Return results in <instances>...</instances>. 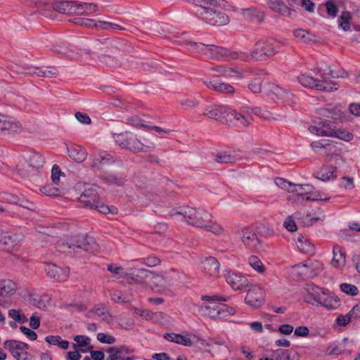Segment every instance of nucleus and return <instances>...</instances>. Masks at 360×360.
Here are the masks:
<instances>
[{"mask_svg": "<svg viewBox=\"0 0 360 360\" xmlns=\"http://www.w3.org/2000/svg\"><path fill=\"white\" fill-rule=\"evenodd\" d=\"M200 300L202 303L198 307V311L211 319H225L236 313L233 307L223 304L227 301L225 296L218 294L203 295Z\"/></svg>", "mask_w": 360, "mask_h": 360, "instance_id": "f257e3e1", "label": "nucleus"}, {"mask_svg": "<svg viewBox=\"0 0 360 360\" xmlns=\"http://www.w3.org/2000/svg\"><path fill=\"white\" fill-rule=\"evenodd\" d=\"M184 221L190 225L205 229L215 235H221L225 231L223 226L213 219L212 214L202 209L186 207Z\"/></svg>", "mask_w": 360, "mask_h": 360, "instance_id": "f03ea898", "label": "nucleus"}, {"mask_svg": "<svg viewBox=\"0 0 360 360\" xmlns=\"http://www.w3.org/2000/svg\"><path fill=\"white\" fill-rule=\"evenodd\" d=\"M138 273L145 279V283L150 284L153 289L158 292L165 291L168 287L177 283L181 277V273L173 268L165 269L158 274L140 269H138Z\"/></svg>", "mask_w": 360, "mask_h": 360, "instance_id": "7ed1b4c3", "label": "nucleus"}, {"mask_svg": "<svg viewBox=\"0 0 360 360\" xmlns=\"http://www.w3.org/2000/svg\"><path fill=\"white\" fill-rule=\"evenodd\" d=\"M317 68V75L321 79H318L308 74H302L297 77L298 82L306 88L315 89L317 90L332 91L338 89L337 83L330 80V77H333L332 71L326 66Z\"/></svg>", "mask_w": 360, "mask_h": 360, "instance_id": "20e7f679", "label": "nucleus"}, {"mask_svg": "<svg viewBox=\"0 0 360 360\" xmlns=\"http://www.w3.org/2000/svg\"><path fill=\"white\" fill-rule=\"evenodd\" d=\"M283 41L274 39H261L256 42L248 56L243 54L242 60L250 58L254 60H265L276 55L279 49L285 45Z\"/></svg>", "mask_w": 360, "mask_h": 360, "instance_id": "39448f33", "label": "nucleus"}, {"mask_svg": "<svg viewBox=\"0 0 360 360\" xmlns=\"http://www.w3.org/2000/svg\"><path fill=\"white\" fill-rule=\"evenodd\" d=\"M224 4L222 1L217 0L216 6L207 5L198 11V15L205 22L212 25L221 26L227 24L229 21V17L219 10Z\"/></svg>", "mask_w": 360, "mask_h": 360, "instance_id": "423d86ee", "label": "nucleus"}, {"mask_svg": "<svg viewBox=\"0 0 360 360\" xmlns=\"http://www.w3.org/2000/svg\"><path fill=\"white\" fill-rule=\"evenodd\" d=\"M79 200L83 206L95 209L102 214L117 213V209L115 207H108L99 201L96 188L94 186L86 189L81 194Z\"/></svg>", "mask_w": 360, "mask_h": 360, "instance_id": "0eeeda50", "label": "nucleus"}, {"mask_svg": "<svg viewBox=\"0 0 360 360\" xmlns=\"http://www.w3.org/2000/svg\"><path fill=\"white\" fill-rule=\"evenodd\" d=\"M44 158L37 152L26 153L16 165L17 172L22 176L30 175L34 169L41 168L44 165Z\"/></svg>", "mask_w": 360, "mask_h": 360, "instance_id": "6e6552de", "label": "nucleus"}, {"mask_svg": "<svg viewBox=\"0 0 360 360\" xmlns=\"http://www.w3.org/2000/svg\"><path fill=\"white\" fill-rule=\"evenodd\" d=\"M238 235L244 247L251 252H257L262 247L255 231L250 226L243 227L238 232Z\"/></svg>", "mask_w": 360, "mask_h": 360, "instance_id": "1a4fd4ad", "label": "nucleus"}, {"mask_svg": "<svg viewBox=\"0 0 360 360\" xmlns=\"http://www.w3.org/2000/svg\"><path fill=\"white\" fill-rule=\"evenodd\" d=\"M264 90L272 99H278L289 106L295 104L293 94L287 89L274 84H267L264 86Z\"/></svg>", "mask_w": 360, "mask_h": 360, "instance_id": "9d476101", "label": "nucleus"}, {"mask_svg": "<svg viewBox=\"0 0 360 360\" xmlns=\"http://www.w3.org/2000/svg\"><path fill=\"white\" fill-rule=\"evenodd\" d=\"M205 55L211 59L234 60L242 59V53L231 51L221 46L207 45Z\"/></svg>", "mask_w": 360, "mask_h": 360, "instance_id": "9b49d317", "label": "nucleus"}, {"mask_svg": "<svg viewBox=\"0 0 360 360\" xmlns=\"http://www.w3.org/2000/svg\"><path fill=\"white\" fill-rule=\"evenodd\" d=\"M4 346L17 360H31L30 355L27 352V349H29V345L27 343L17 340H6Z\"/></svg>", "mask_w": 360, "mask_h": 360, "instance_id": "f8f14e48", "label": "nucleus"}, {"mask_svg": "<svg viewBox=\"0 0 360 360\" xmlns=\"http://www.w3.org/2000/svg\"><path fill=\"white\" fill-rule=\"evenodd\" d=\"M229 108H230L225 105H209L205 109L203 115L221 123H229V119L228 115Z\"/></svg>", "mask_w": 360, "mask_h": 360, "instance_id": "ddd939ff", "label": "nucleus"}, {"mask_svg": "<svg viewBox=\"0 0 360 360\" xmlns=\"http://www.w3.org/2000/svg\"><path fill=\"white\" fill-rule=\"evenodd\" d=\"M265 292L259 285H253L248 290L245 301L247 304L258 308L264 303Z\"/></svg>", "mask_w": 360, "mask_h": 360, "instance_id": "4468645a", "label": "nucleus"}, {"mask_svg": "<svg viewBox=\"0 0 360 360\" xmlns=\"http://www.w3.org/2000/svg\"><path fill=\"white\" fill-rule=\"evenodd\" d=\"M228 117L229 119V123H233L240 127H247L252 120L249 115L248 106L241 107L238 112L229 108Z\"/></svg>", "mask_w": 360, "mask_h": 360, "instance_id": "2eb2a0df", "label": "nucleus"}, {"mask_svg": "<svg viewBox=\"0 0 360 360\" xmlns=\"http://www.w3.org/2000/svg\"><path fill=\"white\" fill-rule=\"evenodd\" d=\"M20 122L14 118L0 114V133L3 134H15L22 131Z\"/></svg>", "mask_w": 360, "mask_h": 360, "instance_id": "dca6fc26", "label": "nucleus"}, {"mask_svg": "<svg viewBox=\"0 0 360 360\" xmlns=\"http://www.w3.org/2000/svg\"><path fill=\"white\" fill-rule=\"evenodd\" d=\"M134 351V349L127 345L112 347L108 350L110 354L106 360H135V357L131 355Z\"/></svg>", "mask_w": 360, "mask_h": 360, "instance_id": "f3484780", "label": "nucleus"}, {"mask_svg": "<svg viewBox=\"0 0 360 360\" xmlns=\"http://www.w3.org/2000/svg\"><path fill=\"white\" fill-rule=\"evenodd\" d=\"M224 276L226 282L235 290H242L249 285L246 277L232 270H226Z\"/></svg>", "mask_w": 360, "mask_h": 360, "instance_id": "a211bd4d", "label": "nucleus"}, {"mask_svg": "<svg viewBox=\"0 0 360 360\" xmlns=\"http://www.w3.org/2000/svg\"><path fill=\"white\" fill-rule=\"evenodd\" d=\"M220 264L213 257H206L200 262V269L207 276L216 278L219 275Z\"/></svg>", "mask_w": 360, "mask_h": 360, "instance_id": "6ab92c4d", "label": "nucleus"}, {"mask_svg": "<svg viewBox=\"0 0 360 360\" xmlns=\"http://www.w3.org/2000/svg\"><path fill=\"white\" fill-rule=\"evenodd\" d=\"M335 128L334 122L329 120H323L316 125L310 126L309 130L311 134L318 136H332L335 134Z\"/></svg>", "mask_w": 360, "mask_h": 360, "instance_id": "aec40b11", "label": "nucleus"}, {"mask_svg": "<svg viewBox=\"0 0 360 360\" xmlns=\"http://www.w3.org/2000/svg\"><path fill=\"white\" fill-rule=\"evenodd\" d=\"M115 141L122 148L134 152L145 150V146L134 137H127L124 134H120L117 136Z\"/></svg>", "mask_w": 360, "mask_h": 360, "instance_id": "412c9836", "label": "nucleus"}, {"mask_svg": "<svg viewBox=\"0 0 360 360\" xmlns=\"http://www.w3.org/2000/svg\"><path fill=\"white\" fill-rule=\"evenodd\" d=\"M311 186L309 184H293L291 189L292 193L288 197V200L297 202L307 200V196H309Z\"/></svg>", "mask_w": 360, "mask_h": 360, "instance_id": "4be33fe9", "label": "nucleus"}, {"mask_svg": "<svg viewBox=\"0 0 360 360\" xmlns=\"http://www.w3.org/2000/svg\"><path fill=\"white\" fill-rule=\"evenodd\" d=\"M44 269L48 276L58 281H64L69 277V269L66 267L62 268L56 264H49Z\"/></svg>", "mask_w": 360, "mask_h": 360, "instance_id": "5701e85b", "label": "nucleus"}, {"mask_svg": "<svg viewBox=\"0 0 360 360\" xmlns=\"http://www.w3.org/2000/svg\"><path fill=\"white\" fill-rule=\"evenodd\" d=\"M326 289L316 285H308L305 301L311 304L319 306L321 299L325 295Z\"/></svg>", "mask_w": 360, "mask_h": 360, "instance_id": "b1692460", "label": "nucleus"}, {"mask_svg": "<svg viewBox=\"0 0 360 360\" xmlns=\"http://www.w3.org/2000/svg\"><path fill=\"white\" fill-rule=\"evenodd\" d=\"M202 83L210 89L215 91L220 94H232L236 93V89L230 84L225 82H219L209 79H202Z\"/></svg>", "mask_w": 360, "mask_h": 360, "instance_id": "393cba45", "label": "nucleus"}, {"mask_svg": "<svg viewBox=\"0 0 360 360\" xmlns=\"http://www.w3.org/2000/svg\"><path fill=\"white\" fill-rule=\"evenodd\" d=\"M91 167L96 169H102L105 165L113 162V157L106 152L94 153L91 158Z\"/></svg>", "mask_w": 360, "mask_h": 360, "instance_id": "a878e982", "label": "nucleus"}, {"mask_svg": "<svg viewBox=\"0 0 360 360\" xmlns=\"http://www.w3.org/2000/svg\"><path fill=\"white\" fill-rule=\"evenodd\" d=\"M212 70L217 73V76H224L233 79H239L243 77V72L234 68L219 65L212 68Z\"/></svg>", "mask_w": 360, "mask_h": 360, "instance_id": "bb28decb", "label": "nucleus"}, {"mask_svg": "<svg viewBox=\"0 0 360 360\" xmlns=\"http://www.w3.org/2000/svg\"><path fill=\"white\" fill-rule=\"evenodd\" d=\"M340 305V300L334 293L326 290L325 295L321 299L319 306L326 307L328 309H335Z\"/></svg>", "mask_w": 360, "mask_h": 360, "instance_id": "cd10ccee", "label": "nucleus"}, {"mask_svg": "<svg viewBox=\"0 0 360 360\" xmlns=\"http://www.w3.org/2000/svg\"><path fill=\"white\" fill-rule=\"evenodd\" d=\"M68 155L78 162H84L87 157L86 150L81 146L71 145L68 147Z\"/></svg>", "mask_w": 360, "mask_h": 360, "instance_id": "c85d7f7f", "label": "nucleus"}, {"mask_svg": "<svg viewBox=\"0 0 360 360\" xmlns=\"http://www.w3.org/2000/svg\"><path fill=\"white\" fill-rule=\"evenodd\" d=\"M315 176L323 181H330L336 178V167L331 165H325L318 170Z\"/></svg>", "mask_w": 360, "mask_h": 360, "instance_id": "c756f323", "label": "nucleus"}, {"mask_svg": "<svg viewBox=\"0 0 360 360\" xmlns=\"http://www.w3.org/2000/svg\"><path fill=\"white\" fill-rule=\"evenodd\" d=\"M333 258L331 261V265L337 269L343 267L346 264V256L342 252V248L338 245H335L333 248Z\"/></svg>", "mask_w": 360, "mask_h": 360, "instance_id": "7c9ffc66", "label": "nucleus"}, {"mask_svg": "<svg viewBox=\"0 0 360 360\" xmlns=\"http://www.w3.org/2000/svg\"><path fill=\"white\" fill-rule=\"evenodd\" d=\"M98 11V6L93 3H77L74 1V12L83 15H89Z\"/></svg>", "mask_w": 360, "mask_h": 360, "instance_id": "2f4dec72", "label": "nucleus"}, {"mask_svg": "<svg viewBox=\"0 0 360 360\" xmlns=\"http://www.w3.org/2000/svg\"><path fill=\"white\" fill-rule=\"evenodd\" d=\"M17 289L16 283L10 279L0 281V295L8 297L12 295Z\"/></svg>", "mask_w": 360, "mask_h": 360, "instance_id": "473e14b6", "label": "nucleus"}, {"mask_svg": "<svg viewBox=\"0 0 360 360\" xmlns=\"http://www.w3.org/2000/svg\"><path fill=\"white\" fill-rule=\"evenodd\" d=\"M75 344L73 345L74 349H78L82 353H85L91 349L92 347L90 345V338L84 335H76L74 338Z\"/></svg>", "mask_w": 360, "mask_h": 360, "instance_id": "72a5a7b5", "label": "nucleus"}, {"mask_svg": "<svg viewBox=\"0 0 360 360\" xmlns=\"http://www.w3.org/2000/svg\"><path fill=\"white\" fill-rule=\"evenodd\" d=\"M108 270L110 271L112 274L118 276V278H125L128 276H131L134 278V276H139L140 273L135 274V271L129 272L127 270H125L124 268L120 266H116L114 264H109L107 267Z\"/></svg>", "mask_w": 360, "mask_h": 360, "instance_id": "f704fd0d", "label": "nucleus"}, {"mask_svg": "<svg viewBox=\"0 0 360 360\" xmlns=\"http://www.w3.org/2000/svg\"><path fill=\"white\" fill-rule=\"evenodd\" d=\"M165 338L169 341L174 342L184 346H191L193 345V342L190 338L184 336L180 334L167 333Z\"/></svg>", "mask_w": 360, "mask_h": 360, "instance_id": "c9c22d12", "label": "nucleus"}, {"mask_svg": "<svg viewBox=\"0 0 360 360\" xmlns=\"http://www.w3.org/2000/svg\"><path fill=\"white\" fill-rule=\"evenodd\" d=\"M53 8L60 13L74 12V1H57L53 4Z\"/></svg>", "mask_w": 360, "mask_h": 360, "instance_id": "e433bc0d", "label": "nucleus"}, {"mask_svg": "<svg viewBox=\"0 0 360 360\" xmlns=\"http://www.w3.org/2000/svg\"><path fill=\"white\" fill-rule=\"evenodd\" d=\"M297 248L304 253L313 255L315 249L314 245L304 237L299 238L296 242Z\"/></svg>", "mask_w": 360, "mask_h": 360, "instance_id": "4c0bfd02", "label": "nucleus"}, {"mask_svg": "<svg viewBox=\"0 0 360 360\" xmlns=\"http://www.w3.org/2000/svg\"><path fill=\"white\" fill-rule=\"evenodd\" d=\"M294 36L304 43H311L314 41V37L308 31L298 28L293 31Z\"/></svg>", "mask_w": 360, "mask_h": 360, "instance_id": "58836bf2", "label": "nucleus"}, {"mask_svg": "<svg viewBox=\"0 0 360 360\" xmlns=\"http://www.w3.org/2000/svg\"><path fill=\"white\" fill-rule=\"evenodd\" d=\"M182 44L185 45L188 51L195 53H201L205 55L207 45L203 44H198L189 40H184Z\"/></svg>", "mask_w": 360, "mask_h": 360, "instance_id": "ea45409f", "label": "nucleus"}, {"mask_svg": "<svg viewBox=\"0 0 360 360\" xmlns=\"http://www.w3.org/2000/svg\"><path fill=\"white\" fill-rule=\"evenodd\" d=\"M269 7L274 11L283 13L288 11L285 4L281 0H266Z\"/></svg>", "mask_w": 360, "mask_h": 360, "instance_id": "a19ab883", "label": "nucleus"}, {"mask_svg": "<svg viewBox=\"0 0 360 360\" xmlns=\"http://www.w3.org/2000/svg\"><path fill=\"white\" fill-rule=\"evenodd\" d=\"M0 244L4 245V248L7 251H13L17 249V244H14L12 237L8 234H4L0 238Z\"/></svg>", "mask_w": 360, "mask_h": 360, "instance_id": "79ce46f5", "label": "nucleus"}, {"mask_svg": "<svg viewBox=\"0 0 360 360\" xmlns=\"http://www.w3.org/2000/svg\"><path fill=\"white\" fill-rule=\"evenodd\" d=\"M248 263L250 266L257 271L259 273H264L265 271V268L262 262V261L255 255H252L248 259Z\"/></svg>", "mask_w": 360, "mask_h": 360, "instance_id": "37998d69", "label": "nucleus"}, {"mask_svg": "<svg viewBox=\"0 0 360 360\" xmlns=\"http://www.w3.org/2000/svg\"><path fill=\"white\" fill-rule=\"evenodd\" d=\"M330 199L329 196L319 191H313L310 190L309 196H307V200L309 201H328Z\"/></svg>", "mask_w": 360, "mask_h": 360, "instance_id": "c03bdc74", "label": "nucleus"}, {"mask_svg": "<svg viewBox=\"0 0 360 360\" xmlns=\"http://www.w3.org/2000/svg\"><path fill=\"white\" fill-rule=\"evenodd\" d=\"M351 15L349 12L344 11L339 17V26L345 31H347L350 28L349 20Z\"/></svg>", "mask_w": 360, "mask_h": 360, "instance_id": "a18cd8bd", "label": "nucleus"}, {"mask_svg": "<svg viewBox=\"0 0 360 360\" xmlns=\"http://www.w3.org/2000/svg\"><path fill=\"white\" fill-rule=\"evenodd\" d=\"M237 158L229 153H221L216 157V160L220 163H231L236 161Z\"/></svg>", "mask_w": 360, "mask_h": 360, "instance_id": "49530a36", "label": "nucleus"}, {"mask_svg": "<svg viewBox=\"0 0 360 360\" xmlns=\"http://www.w3.org/2000/svg\"><path fill=\"white\" fill-rule=\"evenodd\" d=\"M180 105L185 110H191L195 107H197L199 104V102L197 99L193 98H187L181 99L179 101Z\"/></svg>", "mask_w": 360, "mask_h": 360, "instance_id": "de8ad7c7", "label": "nucleus"}, {"mask_svg": "<svg viewBox=\"0 0 360 360\" xmlns=\"http://www.w3.org/2000/svg\"><path fill=\"white\" fill-rule=\"evenodd\" d=\"M340 288L341 291L349 295L354 296L359 292L357 287L349 283H342L340 284Z\"/></svg>", "mask_w": 360, "mask_h": 360, "instance_id": "09e8293b", "label": "nucleus"}, {"mask_svg": "<svg viewBox=\"0 0 360 360\" xmlns=\"http://www.w3.org/2000/svg\"><path fill=\"white\" fill-rule=\"evenodd\" d=\"M8 315L19 323H23L27 321V318L20 310L11 309L8 311Z\"/></svg>", "mask_w": 360, "mask_h": 360, "instance_id": "8fccbe9b", "label": "nucleus"}, {"mask_svg": "<svg viewBox=\"0 0 360 360\" xmlns=\"http://www.w3.org/2000/svg\"><path fill=\"white\" fill-rule=\"evenodd\" d=\"M41 193L48 196H58L60 195V190L58 188L53 187L51 185H46L41 188Z\"/></svg>", "mask_w": 360, "mask_h": 360, "instance_id": "3c124183", "label": "nucleus"}, {"mask_svg": "<svg viewBox=\"0 0 360 360\" xmlns=\"http://www.w3.org/2000/svg\"><path fill=\"white\" fill-rule=\"evenodd\" d=\"M97 340L101 342L108 345L114 344L116 341L115 338L112 335L104 333H99L97 335Z\"/></svg>", "mask_w": 360, "mask_h": 360, "instance_id": "603ef678", "label": "nucleus"}, {"mask_svg": "<svg viewBox=\"0 0 360 360\" xmlns=\"http://www.w3.org/2000/svg\"><path fill=\"white\" fill-rule=\"evenodd\" d=\"M274 182L278 187L283 190H285L289 193H291V189L292 188L293 184H291L290 182L288 181L287 180L283 178L279 177L275 179Z\"/></svg>", "mask_w": 360, "mask_h": 360, "instance_id": "864d4df0", "label": "nucleus"}, {"mask_svg": "<svg viewBox=\"0 0 360 360\" xmlns=\"http://www.w3.org/2000/svg\"><path fill=\"white\" fill-rule=\"evenodd\" d=\"M335 134L332 137H337L345 141H349L353 139V134L347 131L337 130L335 129Z\"/></svg>", "mask_w": 360, "mask_h": 360, "instance_id": "5fc2aeb1", "label": "nucleus"}, {"mask_svg": "<svg viewBox=\"0 0 360 360\" xmlns=\"http://www.w3.org/2000/svg\"><path fill=\"white\" fill-rule=\"evenodd\" d=\"M248 108L250 117H252V115H255L257 116L262 117L265 119L269 118V113L266 111L262 110L260 108H252L250 106H248Z\"/></svg>", "mask_w": 360, "mask_h": 360, "instance_id": "6e6d98bb", "label": "nucleus"}, {"mask_svg": "<svg viewBox=\"0 0 360 360\" xmlns=\"http://www.w3.org/2000/svg\"><path fill=\"white\" fill-rule=\"evenodd\" d=\"M352 321V318L347 313V314H340L335 319V324L338 326H346Z\"/></svg>", "mask_w": 360, "mask_h": 360, "instance_id": "4d7b16f0", "label": "nucleus"}, {"mask_svg": "<svg viewBox=\"0 0 360 360\" xmlns=\"http://www.w3.org/2000/svg\"><path fill=\"white\" fill-rule=\"evenodd\" d=\"M64 174L61 172L58 165H53L51 169V180L53 184H58L60 180V176H63Z\"/></svg>", "mask_w": 360, "mask_h": 360, "instance_id": "13d9d810", "label": "nucleus"}, {"mask_svg": "<svg viewBox=\"0 0 360 360\" xmlns=\"http://www.w3.org/2000/svg\"><path fill=\"white\" fill-rule=\"evenodd\" d=\"M274 360H290V353L286 349L276 350L274 354Z\"/></svg>", "mask_w": 360, "mask_h": 360, "instance_id": "bf43d9fd", "label": "nucleus"}, {"mask_svg": "<svg viewBox=\"0 0 360 360\" xmlns=\"http://www.w3.org/2000/svg\"><path fill=\"white\" fill-rule=\"evenodd\" d=\"M249 89L255 94L261 92L262 91V81L259 78H255L249 84Z\"/></svg>", "mask_w": 360, "mask_h": 360, "instance_id": "052dcab7", "label": "nucleus"}, {"mask_svg": "<svg viewBox=\"0 0 360 360\" xmlns=\"http://www.w3.org/2000/svg\"><path fill=\"white\" fill-rule=\"evenodd\" d=\"M0 201L6 203L15 204L18 202V197L10 193L0 194Z\"/></svg>", "mask_w": 360, "mask_h": 360, "instance_id": "680f3d73", "label": "nucleus"}, {"mask_svg": "<svg viewBox=\"0 0 360 360\" xmlns=\"http://www.w3.org/2000/svg\"><path fill=\"white\" fill-rule=\"evenodd\" d=\"M186 210V207L173 208L169 212V215L172 218H178L182 217V220L184 221V211Z\"/></svg>", "mask_w": 360, "mask_h": 360, "instance_id": "e2e57ef3", "label": "nucleus"}, {"mask_svg": "<svg viewBox=\"0 0 360 360\" xmlns=\"http://www.w3.org/2000/svg\"><path fill=\"white\" fill-rule=\"evenodd\" d=\"M101 21H96L92 19H82L80 24L87 27H95L98 29H101Z\"/></svg>", "mask_w": 360, "mask_h": 360, "instance_id": "0e129e2a", "label": "nucleus"}, {"mask_svg": "<svg viewBox=\"0 0 360 360\" xmlns=\"http://www.w3.org/2000/svg\"><path fill=\"white\" fill-rule=\"evenodd\" d=\"M143 263L148 266L153 267L159 265L160 264V260L156 257L150 256L144 258L143 259Z\"/></svg>", "mask_w": 360, "mask_h": 360, "instance_id": "69168bd1", "label": "nucleus"}, {"mask_svg": "<svg viewBox=\"0 0 360 360\" xmlns=\"http://www.w3.org/2000/svg\"><path fill=\"white\" fill-rule=\"evenodd\" d=\"M76 119L82 124H89L91 119L86 113L77 112L75 113Z\"/></svg>", "mask_w": 360, "mask_h": 360, "instance_id": "338daca9", "label": "nucleus"}, {"mask_svg": "<svg viewBox=\"0 0 360 360\" xmlns=\"http://www.w3.org/2000/svg\"><path fill=\"white\" fill-rule=\"evenodd\" d=\"M153 321L166 323L169 321V316L163 312H155L153 313Z\"/></svg>", "mask_w": 360, "mask_h": 360, "instance_id": "774afa93", "label": "nucleus"}]
</instances>
